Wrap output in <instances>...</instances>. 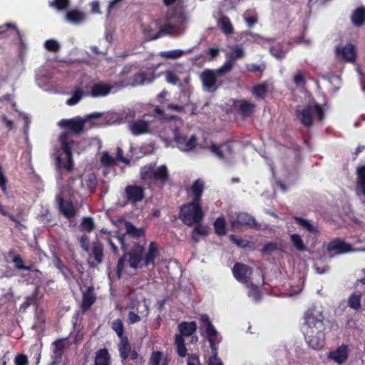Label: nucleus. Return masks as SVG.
<instances>
[{"label": "nucleus", "instance_id": "obj_1", "mask_svg": "<svg viewBox=\"0 0 365 365\" xmlns=\"http://www.w3.org/2000/svg\"><path fill=\"white\" fill-rule=\"evenodd\" d=\"M304 334L307 343L314 349H320L325 344V327L323 314L316 307L308 309L304 314Z\"/></svg>", "mask_w": 365, "mask_h": 365}, {"label": "nucleus", "instance_id": "obj_2", "mask_svg": "<svg viewBox=\"0 0 365 365\" xmlns=\"http://www.w3.org/2000/svg\"><path fill=\"white\" fill-rule=\"evenodd\" d=\"M145 248L139 242H135L130 251H124L126 257H128L129 266L133 269H138L142 266L154 267L155 259L158 255V246L156 242H151L148 245V252L143 257Z\"/></svg>", "mask_w": 365, "mask_h": 365}, {"label": "nucleus", "instance_id": "obj_3", "mask_svg": "<svg viewBox=\"0 0 365 365\" xmlns=\"http://www.w3.org/2000/svg\"><path fill=\"white\" fill-rule=\"evenodd\" d=\"M61 150L56 151L55 165L56 170L61 172L65 170L68 173L73 171L74 168L72 148L74 140L70 138L67 132L62 133L59 136Z\"/></svg>", "mask_w": 365, "mask_h": 365}, {"label": "nucleus", "instance_id": "obj_4", "mask_svg": "<svg viewBox=\"0 0 365 365\" xmlns=\"http://www.w3.org/2000/svg\"><path fill=\"white\" fill-rule=\"evenodd\" d=\"M204 217L201 203L189 202L180 207L179 219L188 227L201 223Z\"/></svg>", "mask_w": 365, "mask_h": 365}, {"label": "nucleus", "instance_id": "obj_5", "mask_svg": "<svg viewBox=\"0 0 365 365\" xmlns=\"http://www.w3.org/2000/svg\"><path fill=\"white\" fill-rule=\"evenodd\" d=\"M178 334L174 336V344L176 347V352L180 357H185L187 349L185 346V336H190L195 334L197 331V324L195 322L183 321L178 324Z\"/></svg>", "mask_w": 365, "mask_h": 365}, {"label": "nucleus", "instance_id": "obj_6", "mask_svg": "<svg viewBox=\"0 0 365 365\" xmlns=\"http://www.w3.org/2000/svg\"><path fill=\"white\" fill-rule=\"evenodd\" d=\"M313 115H315L319 120L324 118V110L319 104L306 105L302 109L296 110L297 119L307 128H310L313 125Z\"/></svg>", "mask_w": 365, "mask_h": 365}, {"label": "nucleus", "instance_id": "obj_7", "mask_svg": "<svg viewBox=\"0 0 365 365\" xmlns=\"http://www.w3.org/2000/svg\"><path fill=\"white\" fill-rule=\"evenodd\" d=\"M140 179L143 180H155L165 182L169 179L168 168L165 165L155 168L154 164H148L140 168Z\"/></svg>", "mask_w": 365, "mask_h": 365}, {"label": "nucleus", "instance_id": "obj_8", "mask_svg": "<svg viewBox=\"0 0 365 365\" xmlns=\"http://www.w3.org/2000/svg\"><path fill=\"white\" fill-rule=\"evenodd\" d=\"M100 115L98 113H93L85 119H82L80 116H76L70 119H62L58 125L66 130H69L73 133L81 134L83 132L85 128V123L93 118H98Z\"/></svg>", "mask_w": 365, "mask_h": 365}, {"label": "nucleus", "instance_id": "obj_9", "mask_svg": "<svg viewBox=\"0 0 365 365\" xmlns=\"http://www.w3.org/2000/svg\"><path fill=\"white\" fill-rule=\"evenodd\" d=\"M200 322L202 327H205L206 338L210 343L212 356L210 357H217L218 343L215 342V337L217 332L212 324L207 315L203 314L200 317Z\"/></svg>", "mask_w": 365, "mask_h": 365}, {"label": "nucleus", "instance_id": "obj_10", "mask_svg": "<svg viewBox=\"0 0 365 365\" xmlns=\"http://www.w3.org/2000/svg\"><path fill=\"white\" fill-rule=\"evenodd\" d=\"M125 232L117 237L123 251L128 250V245L126 244L128 237H130L136 240L145 237V229L143 227H136L130 221L125 222Z\"/></svg>", "mask_w": 365, "mask_h": 365}, {"label": "nucleus", "instance_id": "obj_11", "mask_svg": "<svg viewBox=\"0 0 365 365\" xmlns=\"http://www.w3.org/2000/svg\"><path fill=\"white\" fill-rule=\"evenodd\" d=\"M173 133L174 140L180 150L187 152L195 148L197 138L195 135H192L190 138H187L186 135L180 133V129L178 127H175L173 129Z\"/></svg>", "mask_w": 365, "mask_h": 365}, {"label": "nucleus", "instance_id": "obj_12", "mask_svg": "<svg viewBox=\"0 0 365 365\" xmlns=\"http://www.w3.org/2000/svg\"><path fill=\"white\" fill-rule=\"evenodd\" d=\"M219 77L215 70L205 69L201 74L204 87L210 91H215L222 86V81L217 80Z\"/></svg>", "mask_w": 365, "mask_h": 365}, {"label": "nucleus", "instance_id": "obj_13", "mask_svg": "<svg viewBox=\"0 0 365 365\" xmlns=\"http://www.w3.org/2000/svg\"><path fill=\"white\" fill-rule=\"evenodd\" d=\"M232 274L238 282L246 284L250 279L252 269L245 264L236 262L232 268Z\"/></svg>", "mask_w": 365, "mask_h": 365}, {"label": "nucleus", "instance_id": "obj_14", "mask_svg": "<svg viewBox=\"0 0 365 365\" xmlns=\"http://www.w3.org/2000/svg\"><path fill=\"white\" fill-rule=\"evenodd\" d=\"M145 188L137 185H128L125 188V197L128 202L135 204L145 197Z\"/></svg>", "mask_w": 365, "mask_h": 365}, {"label": "nucleus", "instance_id": "obj_15", "mask_svg": "<svg viewBox=\"0 0 365 365\" xmlns=\"http://www.w3.org/2000/svg\"><path fill=\"white\" fill-rule=\"evenodd\" d=\"M336 56L339 60L353 63L356 60V51L354 45L348 43L342 47H337L336 48Z\"/></svg>", "mask_w": 365, "mask_h": 365}, {"label": "nucleus", "instance_id": "obj_16", "mask_svg": "<svg viewBox=\"0 0 365 365\" xmlns=\"http://www.w3.org/2000/svg\"><path fill=\"white\" fill-rule=\"evenodd\" d=\"M327 250L332 255H341L352 250L351 245L340 238L330 241L327 245Z\"/></svg>", "mask_w": 365, "mask_h": 365}, {"label": "nucleus", "instance_id": "obj_17", "mask_svg": "<svg viewBox=\"0 0 365 365\" xmlns=\"http://www.w3.org/2000/svg\"><path fill=\"white\" fill-rule=\"evenodd\" d=\"M257 225L256 220L247 212L237 214L236 219L232 222V226L237 228L242 227L257 228Z\"/></svg>", "mask_w": 365, "mask_h": 365}, {"label": "nucleus", "instance_id": "obj_18", "mask_svg": "<svg viewBox=\"0 0 365 365\" xmlns=\"http://www.w3.org/2000/svg\"><path fill=\"white\" fill-rule=\"evenodd\" d=\"M60 212L67 219H72L76 215V209L72 202L64 200L61 196L56 197Z\"/></svg>", "mask_w": 365, "mask_h": 365}, {"label": "nucleus", "instance_id": "obj_19", "mask_svg": "<svg viewBox=\"0 0 365 365\" xmlns=\"http://www.w3.org/2000/svg\"><path fill=\"white\" fill-rule=\"evenodd\" d=\"M103 245L98 240L93 242L91 253L93 255L95 262H89L90 267H96L98 264L103 262Z\"/></svg>", "mask_w": 365, "mask_h": 365}, {"label": "nucleus", "instance_id": "obj_20", "mask_svg": "<svg viewBox=\"0 0 365 365\" xmlns=\"http://www.w3.org/2000/svg\"><path fill=\"white\" fill-rule=\"evenodd\" d=\"M205 190V182L201 178L197 179L192 184L189 192L192 195L191 202L201 203V199Z\"/></svg>", "mask_w": 365, "mask_h": 365}, {"label": "nucleus", "instance_id": "obj_21", "mask_svg": "<svg viewBox=\"0 0 365 365\" xmlns=\"http://www.w3.org/2000/svg\"><path fill=\"white\" fill-rule=\"evenodd\" d=\"M348 348L346 345L339 346L336 350L329 352L328 358L334 361L339 364H341L348 359Z\"/></svg>", "mask_w": 365, "mask_h": 365}, {"label": "nucleus", "instance_id": "obj_22", "mask_svg": "<svg viewBox=\"0 0 365 365\" xmlns=\"http://www.w3.org/2000/svg\"><path fill=\"white\" fill-rule=\"evenodd\" d=\"M96 300V297L93 292V288L92 287H88L83 294L82 303L81 306V309L83 312H87L91 309Z\"/></svg>", "mask_w": 365, "mask_h": 365}, {"label": "nucleus", "instance_id": "obj_23", "mask_svg": "<svg viewBox=\"0 0 365 365\" xmlns=\"http://www.w3.org/2000/svg\"><path fill=\"white\" fill-rule=\"evenodd\" d=\"M195 225V227L191 231L190 237L192 241L196 244L200 242V237H206L210 234V228L201 223Z\"/></svg>", "mask_w": 365, "mask_h": 365}, {"label": "nucleus", "instance_id": "obj_24", "mask_svg": "<svg viewBox=\"0 0 365 365\" xmlns=\"http://www.w3.org/2000/svg\"><path fill=\"white\" fill-rule=\"evenodd\" d=\"M112 86L108 83H96L93 85L91 91V96L93 98L106 96L108 95Z\"/></svg>", "mask_w": 365, "mask_h": 365}, {"label": "nucleus", "instance_id": "obj_25", "mask_svg": "<svg viewBox=\"0 0 365 365\" xmlns=\"http://www.w3.org/2000/svg\"><path fill=\"white\" fill-rule=\"evenodd\" d=\"M235 106L238 107L239 111L243 118L250 117L255 112V105L245 100L237 101Z\"/></svg>", "mask_w": 365, "mask_h": 365}, {"label": "nucleus", "instance_id": "obj_26", "mask_svg": "<svg viewBox=\"0 0 365 365\" xmlns=\"http://www.w3.org/2000/svg\"><path fill=\"white\" fill-rule=\"evenodd\" d=\"M130 128L132 133L135 135H139L149 132L148 123L141 119L130 123Z\"/></svg>", "mask_w": 365, "mask_h": 365}, {"label": "nucleus", "instance_id": "obj_27", "mask_svg": "<svg viewBox=\"0 0 365 365\" xmlns=\"http://www.w3.org/2000/svg\"><path fill=\"white\" fill-rule=\"evenodd\" d=\"M110 362L111 359L108 349H101L96 352L94 365H110Z\"/></svg>", "mask_w": 365, "mask_h": 365}, {"label": "nucleus", "instance_id": "obj_28", "mask_svg": "<svg viewBox=\"0 0 365 365\" xmlns=\"http://www.w3.org/2000/svg\"><path fill=\"white\" fill-rule=\"evenodd\" d=\"M356 189L365 196V165L356 169Z\"/></svg>", "mask_w": 365, "mask_h": 365}, {"label": "nucleus", "instance_id": "obj_29", "mask_svg": "<svg viewBox=\"0 0 365 365\" xmlns=\"http://www.w3.org/2000/svg\"><path fill=\"white\" fill-rule=\"evenodd\" d=\"M174 29V26L170 24H165L163 27L160 28V30L154 35H150L148 32L150 31V29H145L144 30V34L145 36L148 37L150 41H153L159 38L161 36V34H168L170 33L172 30Z\"/></svg>", "mask_w": 365, "mask_h": 365}, {"label": "nucleus", "instance_id": "obj_30", "mask_svg": "<svg viewBox=\"0 0 365 365\" xmlns=\"http://www.w3.org/2000/svg\"><path fill=\"white\" fill-rule=\"evenodd\" d=\"M218 26L226 35H231L234 33L233 26L227 16H222L218 20Z\"/></svg>", "mask_w": 365, "mask_h": 365}, {"label": "nucleus", "instance_id": "obj_31", "mask_svg": "<svg viewBox=\"0 0 365 365\" xmlns=\"http://www.w3.org/2000/svg\"><path fill=\"white\" fill-rule=\"evenodd\" d=\"M119 353L121 359L125 360L128 358L131 351V346L127 336L122 337L118 346Z\"/></svg>", "mask_w": 365, "mask_h": 365}, {"label": "nucleus", "instance_id": "obj_32", "mask_svg": "<svg viewBox=\"0 0 365 365\" xmlns=\"http://www.w3.org/2000/svg\"><path fill=\"white\" fill-rule=\"evenodd\" d=\"M351 21L354 26H360L365 23V9L359 7L353 12Z\"/></svg>", "mask_w": 365, "mask_h": 365}, {"label": "nucleus", "instance_id": "obj_33", "mask_svg": "<svg viewBox=\"0 0 365 365\" xmlns=\"http://www.w3.org/2000/svg\"><path fill=\"white\" fill-rule=\"evenodd\" d=\"M362 294L361 292L351 294L347 300V304L351 309L359 311L361 308V300Z\"/></svg>", "mask_w": 365, "mask_h": 365}, {"label": "nucleus", "instance_id": "obj_34", "mask_svg": "<svg viewBox=\"0 0 365 365\" xmlns=\"http://www.w3.org/2000/svg\"><path fill=\"white\" fill-rule=\"evenodd\" d=\"M244 56L243 48L239 46H234L230 48V51L227 54V58L234 63L236 60L243 58Z\"/></svg>", "mask_w": 365, "mask_h": 365}, {"label": "nucleus", "instance_id": "obj_35", "mask_svg": "<svg viewBox=\"0 0 365 365\" xmlns=\"http://www.w3.org/2000/svg\"><path fill=\"white\" fill-rule=\"evenodd\" d=\"M243 19L249 28H252L258 21L257 13L255 9H249L243 14Z\"/></svg>", "mask_w": 365, "mask_h": 365}, {"label": "nucleus", "instance_id": "obj_36", "mask_svg": "<svg viewBox=\"0 0 365 365\" xmlns=\"http://www.w3.org/2000/svg\"><path fill=\"white\" fill-rule=\"evenodd\" d=\"M215 232L218 236L226 234V222L223 216L218 217L213 223Z\"/></svg>", "mask_w": 365, "mask_h": 365}, {"label": "nucleus", "instance_id": "obj_37", "mask_svg": "<svg viewBox=\"0 0 365 365\" xmlns=\"http://www.w3.org/2000/svg\"><path fill=\"white\" fill-rule=\"evenodd\" d=\"M66 18L69 22L78 24L83 20L84 15L80 11L73 9L67 12Z\"/></svg>", "mask_w": 365, "mask_h": 365}, {"label": "nucleus", "instance_id": "obj_38", "mask_svg": "<svg viewBox=\"0 0 365 365\" xmlns=\"http://www.w3.org/2000/svg\"><path fill=\"white\" fill-rule=\"evenodd\" d=\"M291 242L293 246L299 252L307 250V247L304 245L302 237L298 234H293L290 236Z\"/></svg>", "mask_w": 365, "mask_h": 365}, {"label": "nucleus", "instance_id": "obj_39", "mask_svg": "<svg viewBox=\"0 0 365 365\" xmlns=\"http://www.w3.org/2000/svg\"><path fill=\"white\" fill-rule=\"evenodd\" d=\"M268 91V87L266 83H259L253 87L252 93L258 98L264 99Z\"/></svg>", "mask_w": 365, "mask_h": 365}, {"label": "nucleus", "instance_id": "obj_40", "mask_svg": "<svg viewBox=\"0 0 365 365\" xmlns=\"http://www.w3.org/2000/svg\"><path fill=\"white\" fill-rule=\"evenodd\" d=\"M110 327L120 339L126 336L124 335L123 323L120 319H117L111 322Z\"/></svg>", "mask_w": 365, "mask_h": 365}, {"label": "nucleus", "instance_id": "obj_41", "mask_svg": "<svg viewBox=\"0 0 365 365\" xmlns=\"http://www.w3.org/2000/svg\"><path fill=\"white\" fill-rule=\"evenodd\" d=\"M81 229L83 231L90 232L95 228V223L93 219L91 217H83L80 225Z\"/></svg>", "mask_w": 365, "mask_h": 365}, {"label": "nucleus", "instance_id": "obj_42", "mask_svg": "<svg viewBox=\"0 0 365 365\" xmlns=\"http://www.w3.org/2000/svg\"><path fill=\"white\" fill-rule=\"evenodd\" d=\"M296 222L306 229L309 232L315 233L317 232V229L312 224H311L307 220L300 217H295Z\"/></svg>", "mask_w": 365, "mask_h": 365}, {"label": "nucleus", "instance_id": "obj_43", "mask_svg": "<svg viewBox=\"0 0 365 365\" xmlns=\"http://www.w3.org/2000/svg\"><path fill=\"white\" fill-rule=\"evenodd\" d=\"M83 95V91L77 88L73 91L72 96L66 101V104L68 106H73L78 103L82 98Z\"/></svg>", "mask_w": 365, "mask_h": 365}, {"label": "nucleus", "instance_id": "obj_44", "mask_svg": "<svg viewBox=\"0 0 365 365\" xmlns=\"http://www.w3.org/2000/svg\"><path fill=\"white\" fill-rule=\"evenodd\" d=\"M147 79V74L145 72H138L135 73L130 82L132 86H138L143 85Z\"/></svg>", "mask_w": 365, "mask_h": 365}, {"label": "nucleus", "instance_id": "obj_45", "mask_svg": "<svg viewBox=\"0 0 365 365\" xmlns=\"http://www.w3.org/2000/svg\"><path fill=\"white\" fill-rule=\"evenodd\" d=\"M85 184L90 193L95 192L97 187V178L94 174H90L85 180Z\"/></svg>", "mask_w": 365, "mask_h": 365}, {"label": "nucleus", "instance_id": "obj_46", "mask_svg": "<svg viewBox=\"0 0 365 365\" xmlns=\"http://www.w3.org/2000/svg\"><path fill=\"white\" fill-rule=\"evenodd\" d=\"M184 54V52L182 50H172L168 51H162L160 55L162 57L169 58V59H177L181 57Z\"/></svg>", "mask_w": 365, "mask_h": 365}, {"label": "nucleus", "instance_id": "obj_47", "mask_svg": "<svg viewBox=\"0 0 365 365\" xmlns=\"http://www.w3.org/2000/svg\"><path fill=\"white\" fill-rule=\"evenodd\" d=\"M269 53L277 59L284 58L287 51L282 49L279 45L269 47Z\"/></svg>", "mask_w": 365, "mask_h": 365}, {"label": "nucleus", "instance_id": "obj_48", "mask_svg": "<svg viewBox=\"0 0 365 365\" xmlns=\"http://www.w3.org/2000/svg\"><path fill=\"white\" fill-rule=\"evenodd\" d=\"M233 66L234 63L227 59L222 66L215 70V71L220 77L229 73L233 68Z\"/></svg>", "mask_w": 365, "mask_h": 365}, {"label": "nucleus", "instance_id": "obj_49", "mask_svg": "<svg viewBox=\"0 0 365 365\" xmlns=\"http://www.w3.org/2000/svg\"><path fill=\"white\" fill-rule=\"evenodd\" d=\"M12 262L14 263L15 267L19 270L31 271V267L24 265V260L19 255H16L14 257Z\"/></svg>", "mask_w": 365, "mask_h": 365}, {"label": "nucleus", "instance_id": "obj_50", "mask_svg": "<svg viewBox=\"0 0 365 365\" xmlns=\"http://www.w3.org/2000/svg\"><path fill=\"white\" fill-rule=\"evenodd\" d=\"M49 5L57 10H66L70 6V0H54Z\"/></svg>", "mask_w": 365, "mask_h": 365}, {"label": "nucleus", "instance_id": "obj_51", "mask_svg": "<svg viewBox=\"0 0 365 365\" xmlns=\"http://www.w3.org/2000/svg\"><path fill=\"white\" fill-rule=\"evenodd\" d=\"M230 239L232 243L235 244L239 247L246 248L250 246V242L248 240H244L242 237H237L235 235H231L230 236Z\"/></svg>", "mask_w": 365, "mask_h": 365}, {"label": "nucleus", "instance_id": "obj_52", "mask_svg": "<svg viewBox=\"0 0 365 365\" xmlns=\"http://www.w3.org/2000/svg\"><path fill=\"white\" fill-rule=\"evenodd\" d=\"M45 48L50 52H57L60 50V44L54 39H48L44 43Z\"/></svg>", "mask_w": 365, "mask_h": 365}, {"label": "nucleus", "instance_id": "obj_53", "mask_svg": "<svg viewBox=\"0 0 365 365\" xmlns=\"http://www.w3.org/2000/svg\"><path fill=\"white\" fill-rule=\"evenodd\" d=\"M126 260L127 257L125 253L118 259L115 269L116 276L118 279H120L122 276Z\"/></svg>", "mask_w": 365, "mask_h": 365}, {"label": "nucleus", "instance_id": "obj_54", "mask_svg": "<svg viewBox=\"0 0 365 365\" xmlns=\"http://www.w3.org/2000/svg\"><path fill=\"white\" fill-rule=\"evenodd\" d=\"M10 29H13L15 31V32L16 33V35L18 36L19 39L21 41V44L24 45V43L22 42V36H21L20 31L17 29V27L14 24H13L11 23H6V24H4V25L1 26H0V34H2L6 31L10 30Z\"/></svg>", "mask_w": 365, "mask_h": 365}, {"label": "nucleus", "instance_id": "obj_55", "mask_svg": "<svg viewBox=\"0 0 365 365\" xmlns=\"http://www.w3.org/2000/svg\"><path fill=\"white\" fill-rule=\"evenodd\" d=\"M101 163L105 167H110L115 164V160L108 152H104L102 155Z\"/></svg>", "mask_w": 365, "mask_h": 365}, {"label": "nucleus", "instance_id": "obj_56", "mask_svg": "<svg viewBox=\"0 0 365 365\" xmlns=\"http://www.w3.org/2000/svg\"><path fill=\"white\" fill-rule=\"evenodd\" d=\"M56 267L58 269H60L66 279H68L71 277H72L73 272L67 266L63 264L60 259H58Z\"/></svg>", "mask_w": 365, "mask_h": 365}, {"label": "nucleus", "instance_id": "obj_57", "mask_svg": "<svg viewBox=\"0 0 365 365\" xmlns=\"http://www.w3.org/2000/svg\"><path fill=\"white\" fill-rule=\"evenodd\" d=\"M163 354L159 351H153L148 362V365H160Z\"/></svg>", "mask_w": 365, "mask_h": 365}, {"label": "nucleus", "instance_id": "obj_58", "mask_svg": "<svg viewBox=\"0 0 365 365\" xmlns=\"http://www.w3.org/2000/svg\"><path fill=\"white\" fill-rule=\"evenodd\" d=\"M277 245L276 243L268 242L263 246L261 252L262 254H271L272 252L277 250Z\"/></svg>", "mask_w": 365, "mask_h": 365}, {"label": "nucleus", "instance_id": "obj_59", "mask_svg": "<svg viewBox=\"0 0 365 365\" xmlns=\"http://www.w3.org/2000/svg\"><path fill=\"white\" fill-rule=\"evenodd\" d=\"M15 365H28V357L24 354H18L14 359Z\"/></svg>", "mask_w": 365, "mask_h": 365}, {"label": "nucleus", "instance_id": "obj_60", "mask_svg": "<svg viewBox=\"0 0 365 365\" xmlns=\"http://www.w3.org/2000/svg\"><path fill=\"white\" fill-rule=\"evenodd\" d=\"M210 150L212 153H214L215 155H217L219 158H220V159L225 158L224 153H223L222 150L220 149V145H218L215 143H212V145H210Z\"/></svg>", "mask_w": 365, "mask_h": 365}, {"label": "nucleus", "instance_id": "obj_61", "mask_svg": "<svg viewBox=\"0 0 365 365\" xmlns=\"http://www.w3.org/2000/svg\"><path fill=\"white\" fill-rule=\"evenodd\" d=\"M165 77L166 81L171 84H176L179 81V78L177 76V75L170 71L166 72Z\"/></svg>", "mask_w": 365, "mask_h": 365}, {"label": "nucleus", "instance_id": "obj_62", "mask_svg": "<svg viewBox=\"0 0 365 365\" xmlns=\"http://www.w3.org/2000/svg\"><path fill=\"white\" fill-rule=\"evenodd\" d=\"M36 303V296L32 295L27 297L24 302L21 304V307L26 309L30 306L35 304Z\"/></svg>", "mask_w": 365, "mask_h": 365}, {"label": "nucleus", "instance_id": "obj_63", "mask_svg": "<svg viewBox=\"0 0 365 365\" xmlns=\"http://www.w3.org/2000/svg\"><path fill=\"white\" fill-rule=\"evenodd\" d=\"M114 159L115 160V162L120 161L126 164H128L130 163L129 160L123 156V151L119 147L117 148V153Z\"/></svg>", "mask_w": 365, "mask_h": 365}, {"label": "nucleus", "instance_id": "obj_64", "mask_svg": "<svg viewBox=\"0 0 365 365\" xmlns=\"http://www.w3.org/2000/svg\"><path fill=\"white\" fill-rule=\"evenodd\" d=\"M187 365H201L199 356L195 354L188 355Z\"/></svg>", "mask_w": 365, "mask_h": 365}]
</instances>
